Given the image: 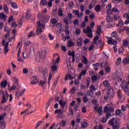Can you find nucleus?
I'll return each instance as SVG.
<instances>
[{
  "label": "nucleus",
  "mask_w": 129,
  "mask_h": 129,
  "mask_svg": "<svg viewBox=\"0 0 129 129\" xmlns=\"http://www.w3.org/2000/svg\"><path fill=\"white\" fill-rule=\"evenodd\" d=\"M31 16L32 14H31V10L28 9L25 15L26 18L27 19V20H29V19H30L31 21H35V20H36V18H37V16L36 15H33V18H32Z\"/></svg>",
  "instance_id": "39448f33"
},
{
  "label": "nucleus",
  "mask_w": 129,
  "mask_h": 129,
  "mask_svg": "<svg viewBox=\"0 0 129 129\" xmlns=\"http://www.w3.org/2000/svg\"><path fill=\"white\" fill-rule=\"evenodd\" d=\"M50 19V16L48 15H42L41 16V20L44 22V23H47Z\"/></svg>",
  "instance_id": "1a4fd4ad"
},
{
  "label": "nucleus",
  "mask_w": 129,
  "mask_h": 129,
  "mask_svg": "<svg viewBox=\"0 0 129 129\" xmlns=\"http://www.w3.org/2000/svg\"><path fill=\"white\" fill-rule=\"evenodd\" d=\"M83 32L85 33V34H88V33H91L92 30H91V28H90V27L87 26V29L86 28H84Z\"/></svg>",
  "instance_id": "dca6fc26"
},
{
  "label": "nucleus",
  "mask_w": 129,
  "mask_h": 129,
  "mask_svg": "<svg viewBox=\"0 0 129 129\" xmlns=\"http://www.w3.org/2000/svg\"><path fill=\"white\" fill-rule=\"evenodd\" d=\"M129 44L128 40L125 39L123 40V46L126 47Z\"/></svg>",
  "instance_id": "e433bc0d"
},
{
  "label": "nucleus",
  "mask_w": 129,
  "mask_h": 129,
  "mask_svg": "<svg viewBox=\"0 0 129 129\" xmlns=\"http://www.w3.org/2000/svg\"><path fill=\"white\" fill-rule=\"evenodd\" d=\"M10 96V95H9V93L8 91H6L5 93H3V100L1 101V104H3V103H5L8 101V100L9 99V97Z\"/></svg>",
  "instance_id": "423d86ee"
},
{
  "label": "nucleus",
  "mask_w": 129,
  "mask_h": 129,
  "mask_svg": "<svg viewBox=\"0 0 129 129\" xmlns=\"http://www.w3.org/2000/svg\"><path fill=\"white\" fill-rule=\"evenodd\" d=\"M107 64V62L106 61H103L101 63V66L102 68H103L104 67H105V66Z\"/></svg>",
  "instance_id": "5fc2aeb1"
},
{
  "label": "nucleus",
  "mask_w": 129,
  "mask_h": 129,
  "mask_svg": "<svg viewBox=\"0 0 129 129\" xmlns=\"http://www.w3.org/2000/svg\"><path fill=\"white\" fill-rule=\"evenodd\" d=\"M88 124L86 122H84L82 123V127L83 128H85V127H87Z\"/></svg>",
  "instance_id": "603ef678"
},
{
  "label": "nucleus",
  "mask_w": 129,
  "mask_h": 129,
  "mask_svg": "<svg viewBox=\"0 0 129 129\" xmlns=\"http://www.w3.org/2000/svg\"><path fill=\"white\" fill-rule=\"evenodd\" d=\"M9 50L10 49H9V47L5 46L4 49V54H8Z\"/></svg>",
  "instance_id": "79ce46f5"
},
{
  "label": "nucleus",
  "mask_w": 129,
  "mask_h": 129,
  "mask_svg": "<svg viewBox=\"0 0 129 129\" xmlns=\"http://www.w3.org/2000/svg\"><path fill=\"white\" fill-rule=\"evenodd\" d=\"M103 84L106 87V88H109V86L110 85V84L109 83V82L108 81H104L103 82Z\"/></svg>",
  "instance_id": "393cba45"
},
{
  "label": "nucleus",
  "mask_w": 129,
  "mask_h": 129,
  "mask_svg": "<svg viewBox=\"0 0 129 129\" xmlns=\"http://www.w3.org/2000/svg\"><path fill=\"white\" fill-rule=\"evenodd\" d=\"M68 47H74L75 46V43L73 42L72 39H70L68 42Z\"/></svg>",
  "instance_id": "6ab92c4d"
},
{
  "label": "nucleus",
  "mask_w": 129,
  "mask_h": 129,
  "mask_svg": "<svg viewBox=\"0 0 129 129\" xmlns=\"http://www.w3.org/2000/svg\"><path fill=\"white\" fill-rule=\"evenodd\" d=\"M63 21L66 26H68V25H69V20H68V18H63Z\"/></svg>",
  "instance_id": "a19ab883"
},
{
  "label": "nucleus",
  "mask_w": 129,
  "mask_h": 129,
  "mask_svg": "<svg viewBox=\"0 0 129 129\" xmlns=\"http://www.w3.org/2000/svg\"><path fill=\"white\" fill-rule=\"evenodd\" d=\"M7 85H8L7 80H5L4 81H2L1 83V87L2 88H6V87H7Z\"/></svg>",
  "instance_id": "f3484780"
},
{
  "label": "nucleus",
  "mask_w": 129,
  "mask_h": 129,
  "mask_svg": "<svg viewBox=\"0 0 129 129\" xmlns=\"http://www.w3.org/2000/svg\"><path fill=\"white\" fill-rule=\"evenodd\" d=\"M48 38L50 41H53L54 39V36L52 35V34L50 33H48Z\"/></svg>",
  "instance_id": "49530a36"
},
{
  "label": "nucleus",
  "mask_w": 129,
  "mask_h": 129,
  "mask_svg": "<svg viewBox=\"0 0 129 129\" xmlns=\"http://www.w3.org/2000/svg\"><path fill=\"white\" fill-rule=\"evenodd\" d=\"M63 110H61V109H56L55 110V114H63Z\"/></svg>",
  "instance_id": "7c9ffc66"
},
{
  "label": "nucleus",
  "mask_w": 129,
  "mask_h": 129,
  "mask_svg": "<svg viewBox=\"0 0 129 129\" xmlns=\"http://www.w3.org/2000/svg\"><path fill=\"white\" fill-rule=\"evenodd\" d=\"M118 52L119 53H121V54H122V53L124 52V50L123 49V47L119 48L118 49Z\"/></svg>",
  "instance_id": "69168bd1"
},
{
  "label": "nucleus",
  "mask_w": 129,
  "mask_h": 129,
  "mask_svg": "<svg viewBox=\"0 0 129 129\" xmlns=\"http://www.w3.org/2000/svg\"><path fill=\"white\" fill-rule=\"evenodd\" d=\"M33 79L34 80V81H32L31 82V84L32 85H36L38 82H39V80L38 79V78L36 76H33Z\"/></svg>",
  "instance_id": "2eb2a0df"
},
{
  "label": "nucleus",
  "mask_w": 129,
  "mask_h": 129,
  "mask_svg": "<svg viewBox=\"0 0 129 129\" xmlns=\"http://www.w3.org/2000/svg\"><path fill=\"white\" fill-rule=\"evenodd\" d=\"M73 24L75 26H77V25L79 24V20H78V19H75L73 22Z\"/></svg>",
  "instance_id": "13d9d810"
},
{
  "label": "nucleus",
  "mask_w": 129,
  "mask_h": 129,
  "mask_svg": "<svg viewBox=\"0 0 129 129\" xmlns=\"http://www.w3.org/2000/svg\"><path fill=\"white\" fill-rule=\"evenodd\" d=\"M75 92H76V88H75V87H73L70 90V93L71 94H75Z\"/></svg>",
  "instance_id": "37998d69"
},
{
  "label": "nucleus",
  "mask_w": 129,
  "mask_h": 129,
  "mask_svg": "<svg viewBox=\"0 0 129 129\" xmlns=\"http://www.w3.org/2000/svg\"><path fill=\"white\" fill-rule=\"evenodd\" d=\"M86 82L87 83L86 86L84 85H81V89H86V88H88V87H89V85H90V78H87Z\"/></svg>",
  "instance_id": "0eeeda50"
},
{
  "label": "nucleus",
  "mask_w": 129,
  "mask_h": 129,
  "mask_svg": "<svg viewBox=\"0 0 129 129\" xmlns=\"http://www.w3.org/2000/svg\"><path fill=\"white\" fill-rule=\"evenodd\" d=\"M59 104L62 108H64L65 107V105H66V101H63L62 100H60L59 101Z\"/></svg>",
  "instance_id": "4be33fe9"
},
{
  "label": "nucleus",
  "mask_w": 129,
  "mask_h": 129,
  "mask_svg": "<svg viewBox=\"0 0 129 129\" xmlns=\"http://www.w3.org/2000/svg\"><path fill=\"white\" fill-rule=\"evenodd\" d=\"M123 26V21L122 20H120L118 22V24H116V27H120L121 28V27Z\"/></svg>",
  "instance_id": "c756f323"
},
{
  "label": "nucleus",
  "mask_w": 129,
  "mask_h": 129,
  "mask_svg": "<svg viewBox=\"0 0 129 129\" xmlns=\"http://www.w3.org/2000/svg\"><path fill=\"white\" fill-rule=\"evenodd\" d=\"M4 10L5 13H9V8H8V6H7V5L4 7Z\"/></svg>",
  "instance_id": "0e129e2a"
},
{
  "label": "nucleus",
  "mask_w": 129,
  "mask_h": 129,
  "mask_svg": "<svg viewBox=\"0 0 129 129\" xmlns=\"http://www.w3.org/2000/svg\"><path fill=\"white\" fill-rule=\"evenodd\" d=\"M96 32L98 36H101V26H98Z\"/></svg>",
  "instance_id": "a878e982"
},
{
  "label": "nucleus",
  "mask_w": 129,
  "mask_h": 129,
  "mask_svg": "<svg viewBox=\"0 0 129 129\" xmlns=\"http://www.w3.org/2000/svg\"><path fill=\"white\" fill-rule=\"evenodd\" d=\"M69 56H72V57H75V52H74V51H73L72 52H71V50H70L69 51Z\"/></svg>",
  "instance_id": "a18cd8bd"
},
{
  "label": "nucleus",
  "mask_w": 129,
  "mask_h": 129,
  "mask_svg": "<svg viewBox=\"0 0 129 129\" xmlns=\"http://www.w3.org/2000/svg\"><path fill=\"white\" fill-rule=\"evenodd\" d=\"M106 21L107 23H109V24L112 23L113 21V19L109 15H107L106 17Z\"/></svg>",
  "instance_id": "5701e85b"
},
{
  "label": "nucleus",
  "mask_w": 129,
  "mask_h": 129,
  "mask_svg": "<svg viewBox=\"0 0 129 129\" xmlns=\"http://www.w3.org/2000/svg\"><path fill=\"white\" fill-rule=\"evenodd\" d=\"M50 23H51V24H52V25H54V26H55V25H56L57 24V23H58V20H57V19L56 18L51 19Z\"/></svg>",
  "instance_id": "bb28decb"
},
{
  "label": "nucleus",
  "mask_w": 129,
  "mask_h": 129,
  "mask_svg": "<svg viewBox=\"0 0 129 129\" xmlns=\"http://www.w3.org/2000/svg\"><path fill=\"white\" fill-rule=\"evenodd\" d=\"M16 96H17V97H19V96H22L23 95L22 94L21 92H17L16 93Z\"/></svg>",
  "instance_id": "338daca9"
},
{
  "label": "nucleus",
  "mask_w": 129,
  "mask_h": 129,
  "mask_svg": "<svg viewBox=\"0 0 129 129\" xmlns=\"http://www.w3.org/2000/svg\"><path fill=\"white\" fill-rule=\"evenodd\" d=\"M35 36H36V33H35L34 31H32L29 32L28 37H29V38H31V37H35Z\"/></svg>",
  "instance_id": "473e14b6"
},
{
  "label": "nucleus",
  "mask_w": 129,
  "mask_h": 129,
  "mask_svg": "<svg viewBox=\"0 0 129 129\" xmlns=\"http://www.w3.org/2000/svg\"><path fill=\"white\" fill-rule=\"evenodd\" d=\"M37 25L36 34L40 35V34H42V33L44 32V30H45V24H41V22L38 21Z\"/></svg>",
  "instance_id": "f03ea898"
},
{
  "label": "nucleus",
  "mask_w": 129,
  "mask_h": 129,
  "mask_svg": "<svg viewBox=\"0 0 129 129\" xmlns=\"http://www.w3.org/2000/svg\"><path fill=\"white\" fill-rule=\"evenodd\" d=\"M58 15L59 17H63V11L61 8L58 9Z\"/></svg>",
  "instance_id": "f704fd0d"
},
{
  "label": "nucleus",
  "mask_w": 129,
  "mask_h": 129,
  "mask_svg": "<svg viewBox=\"0 0 129 129\" xmlns=\"http://www.w3.org/2000/svg\"><path fill=\"white\" fill-rule=\"evenodd\" d=\"M101 10V6L99 5H97L95 8V11L97 12H99Z\"/></svg>",
  "instance_id": "2f4dec72"
},
{
  "label": "nucleus",
  "mask_w": 129,
  "mask_h": 129,
  "mask_svg": "<svg viewBox=\"0 0 129 129\" xmlns=\"http://www.w3.org/2000/svg\"><path fill=\"white\" fill-rule=\"evenodd\" d=\"M2 45L5 47H9V42H7L6 44V40L5 39L2 40Z\"/></svg>",
  "instance_id": "c9c22d12"
},
{
  "label": "nucleus",
  "mask_w": 129,
  "mask_h": 129,
  "mask_svg": "<svg viewBox=\"0 0 129 129\" xmlns=\"http://www.w3.org/2000/svg\"><path fill=\"white\" fill-rule=\"evenodd\" d=\"M123 82H122V84H121V88H122V90H123V91H124V92H126L128 90H129L128 86H127V85H126V84L123 85Z\"/></svg>",
  "instance_id": "ddd939ff"
},
{
  "label": "nucleus",
  "mask_w": 129,
  "mask_h": 129,
  "mask_svg": "<svg viewBox=\"0 0 129 129\" xmlns=\"http://www.w3.org/2000/svg\"><path fill=\"white\" fill-rule=\"evenodd\" d=\"M84 42V40L82 37H79L77 39V46L78 47H81Z\"/></svg>",
  "instance_id": "6e6552de"
},
{
  "label": "nucleus",
  "mask_w": 129,
  "mask_h": 129,
  "mask_svg": "<svg viewBox=\"0 0 129 129\" xmlns=\"http://www.w3.org/2000/svg\"><path fill=\"white\" fill-rule=\"evenodd\" d=\"M117 96H118V98L121 99V97H122V96H121V91L120 90H119L117 92Z\"/></svg>",
  "instance_id": "c03bdc74"
},
{
  "label": "nucleus",
  "mask_w": 129,
  "mask_h": 129,
  "mask_svg": "<svg viewBox=\"0 0 129 129\" xmlns=\"http://www.w3.org/2000/svg\"><path fill=\"white\" fill-rule=\"evenodd\" d=\"M87 72V71L86 70H83L79 75V76L78 77L79 80H81V78H82V76H85L86 75V73Z\"/></svg>",
  "instance_id": "f8f14e48"
},
{
  "label": "nucleus",
  "mask_w": 129,
  "mask_h": 129,
  "mask_svg": "<svg viewBox=\"0 0 129 129\" xmlns=\"http://www.w3.org/2000/svg\"><path fill=\"white\" fill-rule=\"evenodd\" d=\"M30 41L25 40L24 44V45L25 46V47H27V46H29V45H30Z\"/></svg>",
  "instance_id": "3c124183"
},
{
  "label": "nucleus",
  "mask_w": 129,
  "mask_h": 129,
  "mask_svg": "<svg viewBox=\"0 0 129 129\" xmlns=\"http://www.w3.org/2000/svg\"><path fill=\"white\" fill-rule=\"evenodd\" d=\"M117 35V32L116 31H114L111 34V36L113 38H115L116 41H118V42H121V39L118 36H116Z\"/></svg>",
  "instance_id": "9d476101"
},
{
  "label": "nucleus",
  "mask_w": 129,
  "mask_h": 129,
  "mask_svg": "<svg viewBox=\"0 0 129 129\" xmlns=\"http://www.w3.org/2000/svg\"><path fill=\"white\" fill-rule=\"evenodd\" d=\"M83 59L82 60V62L85 65H87V64H88V60H87V58L86 56H83Z\"/></svg>",
  "instance_id": "c85d7f7f"
},
{
  "label": "nucleus",
  "mask_w": 129,
  "mask_h": 129,
  "mask_svg": "<svg viewBox=\"0 0 129 129\" xmlns=\"http://www.w3.org/2000/svg\"><path fill=\"white\" fill-rule=\"evenodd\" d=\"M60 56L58 55V57L56 58V61H53L52 64H56V63H59L60 62Z\"/></svg>",
  "instance_id": "8fccbe9b"
},
{
  "label": "nucleus",
  "mask_w": 129,
  "mask_h": 129,
  "mask_svg": "<svg viewBox=\"0 0 129 129\" xmlns=\"http://www.w3.org/2000/svg\"><path fill=\"white\" fill-rule=\"evenodd\" d=\"M6 18H7V15H5V14L4 13L0 14V19H1V20H5V21H6Z\"/></svg>",
  "instance_id": "72a5a7b5"
},
{
  "label": "nucleus",
  "mask_w": 129,
  "mask_h": 129,
  "mask_svg": "<svg viewBox=\"0 0 129 129\" xmlns=\"http://www.w3.org/2000/svg\"><path fill=\"white\" fill-rule=\"evenodd\" d=\"M105 70L106 73H109V72H110V68L109 66L106 67L105 68Z\"/></svg>",
  "instance_id": "4d7b16f0"
},
{
  "label": "nucleus",
  "mask_w": 129,
  "mask_h": 129,
  "mask_svg": "<svg viewBox=\"0 0 129 129\" xmlns=\"http://www.w3.org/2000/svg\"><path fill=\"white\" fill-rule=\"evenodd\" d=\"M68 18L69 20H71V19H72V18H73V15H72V13H69L68 14Z\"/></svg>",
  "instance_id": "e2e57ef3"
},
{
  "label": "nucleus",
  "mask_w": 129,
  "mask_h": 129,
  "mask_svg": "<svg viewBox=\"0 0 129 129\" xmlns=\"http://www.w3.org/2000/svg\"><path fill=\"white\" fill-rule=\"evenodd\" d=\"M73 12L75 14V16H77L78 18H82L83 16V12H81L80 13L79 10H73Z\"/></svg>",
  "instance_id": "9b49d317"
},
{
  "label": "nucleus",
  "mask_w": 129,
  "mask_h": 129,
  "mask_svg": "<svg viewBox=\"0 0 129 129\" xmlns=\"http://www.w3.org/2000/svg\"><path fill=\"white\" fill-rule=\"evenodd\" d=\"M83 100L84 102V103H87V101H88V98H87V97H84L83 98Z\"/></svg>",
  "instance_id": "680f3d73"
},
{
  "label": "nucleus",
  "mask_w": 129,
  "mask_h": 129,
  "mask_svg": "<svg viewBox=\"0 0 129 129\" xmlns=\"http://www.w3.org/2000/svg\"><path fill=\"white\" fill-rule=\"evenodd\" d=\"M123 63L125 65L129 64V55L127 57H125L122 60Z\"/></svg>",
  "instance_id": "b1692460"
},
{
  "label": "nucleus",
  "mask_w": 129,
  "mask_h": 129,
  "mask_svg": "<svg viewBox=\"0 0 129 129\" xmlns=\"http://www.w3.org/2000/svg\"><path fill=\"white\" fill-rule=\"evenodd\" d=\"M94 109L95 110H96L100 115L102 114V107H100L99 108H98L97 106H96L94 107Z\"/></svg>",
  "instance_id": "4468645a"
},
{
  "label": "nucleus",
  "mask_w": 129,
  "mask_h": 129,
  "mask_svg": "<svg viewBox=\"0 0 129 129\" xmlns=\"http://www.w3.org/2000/svg\"><path fill=\"white\" fill-rule=\"evenodd\" d=\"M15 88H17V86L13 85L12 87H9L8 89L10 91H12V90H14Z\"/></svg>",
  "instance_id": "09e8293b"
},
{
  "label": "nucleus",
  "mask_w": 129,
  "mask_h": 129,
  "mask_svg": "<svg viewBox=\"0 0 129 129\" xmlns=\"http://www.w3.org/2000/svg\"><path fill=\"white\" fill-rule=\"evenodd\" d=\"M40 4L42 5V6H46L47 5V1L46 0H42L40 2Z\"/></svg>",
  "instance_id": "6e6d98bb"
},
{
  "label": "nucleus",
  "mask_w": 129,
  "mask_h": 129,
  "mask_svg": "<svg viewBox=\"0 0 129 129\" xmlns=\"http://www.w3.org/2000/svg\"><path fill=\"white\" fill-rule=\"evenodd\" d=\"M108 123L109 125L112 126L113 129H119L118 125H116V123H117V119H116V118L114 117L112 118L109 120Z\"/></svg>",
  "instance_id": "20e7f679"
},
{
  "label": "nucleus",
  "mask_w": 129,
  "mask_h": 129,
  "mask_svg": "<svg viewBox=\"0 0 129 129\" xmlns=\"http://www.w3.org/2000/svg\"><path fill=\"white\" fill-rule=\"evenodd\" d=\"M124 31H126V33H127V34H129V27L127 26H125L124 27Z\"/></svg>",
  "instance_id": "774afa93"
},
{
  "label": "nucleus",
  "mask_w": 129,
  "mask_h": 129,
  "mask_svg": "<svg viewBox=\"0 0 129 129\" xmlns=\"http://www.w3.org/2000/svg\"><path fill=\"white\" fill-rule=\"evenodd\" d=\"M113 96H114V91H113V88L110 87L109 88L107 94L104 96V99L108 101L109 99L112 98Z\"/></svg>",
  "instance_id": "7ed1b4c3"
},
{
  "label": "nucleus",
  "mask_w": 129,
  "mask_h": 129,
  "mask_svg": "<svg viewBox=\"0 0 129 129\" xmlns=\"http://www.w3.org/2000/svg\"><path fill=\"white\" fill-rule=\"evenodd\" d=\"M74 78L71 75L67 74L66 75L64 80L66 81H67V80H68V79H69L70 80H72V79H73Z\"/></svg>",
  "instance_id": "aec40b11"
},
{
  "label": "nucleus",
  "mask_w": 129,
  "mask_h": 129,
  "mask_svg": "<svg viewBox=\"0 0 129 129\" xmlns=\"http://www.w3.org/2000/svg\"><path fill=\"white\" fill-rule=\"evenodd\" d=\"M79 105H80V104H79V103H77L75 105L74 108L75 111H78V107H79Z\"/></svg>",
  "instance_id": "de8ad7c7"
},
{
  "label": "nucleus",
  "mask_w": 129,
  "mask_h": 129,
  "mask_svg": "<svg viewBox=\"0 0 129 129\" xmlns=\"http://www.w3.org/2000/svg\"><path fill=\"white\" fill-rule=\"evenodd\" d=\"M108 44L110 45H117V42L116 40H112V39H108Z\"/></svg>",
  "instance_id": "a211bd4d"
},
{
  "label": "nucleus",
  "mask_w": 129,
  "mask_h": 129,
  "mask_svg": "<svg viewBox=\"0 0 129 129\" xmlns=\"http://www.w3.org/2000/svg\"><path fill=\"white\" fill-rule=\"evenodd\" d=\"M104 112L106 113V117L108 119L111 117V113L114 112V109L111 107L105 106L104 108Z\"/></svg>",
  "instance_id": "f257e3e1"
},
{
  "label": "nucleus",
  "mask_w": 129,
  "mask_h": 129,
  "mask_svg": "<svg viewBox=\"0 0 129 129\" xmlns=\"http://www.w3.org/2000/svg\"><path fill=\"white\" fill-rule=\"evenodd\" d=\"M39 71L40 72H41V73L43 74L44 76H45V75L48 73V69L40 68L39 69Z\"/></svg>",
  "instance_id": "412c9836"
},
{
  "label": "nucleus",
  "mask_w": 129,
  "mask_h": 129,
  "mask_svg": "<svg viewBox=\"0 0 129 129\" xmlns=\"http://www.w3.org/2000/svg\"><path fill=\"white\" fill-rule=\"evenodd\" d=\"M40 39L42 40H47V38H46V35L45 34H42L40 36Z\"/></svg>",
  "instance_id": "bf43d9fd"
},
{
  "label": "nucleus",
  "mask_w": 129,
  "mask_h": 129,
  "mask_svg": "<svg viewBox=\"0 0 129 129\" xmlns=\"http://www.w3.org/2000/svg\"><path fill=\"white\" fill-rule=\"evenodd\" d=\"M121 63V57H118L116 61V65L118 66Z\"/></svg>",
  "instance_id": "58836bf2"
},
{
  "label": "nucleus",
  "mask_w": 129,
  "mask_h": 129,
  "mask_svg": "<svg viewBox=\"0 0 129 129\" xmlns=\"http://www.w3.org/2000/svg\"><path fill=\"white\" fill-rule=\"evenodd\" d=\"M102 55H103V57L104 59H105L106 60H108V56H107V55H106V54H105L104 52H102Z\"/></svg>",
  "instance_id": "864d4df0"
},
{
  "label": "nucleus",
  "mask_w": 129,
  "mask_h": 129,
  "mask_svg": "<svg viewBox=\"0 0 129 129\" xmlns=\"http://www.w3.org/2000/svg\"><path fill=\"white\" fill-rule=\"evenodd\" d=\"M51 70L53 72H55L57 70V66L56 64H52V66H51Z\"/></svg>",
  "instance_id": "ea45409f"
},
{
  "label": "nucleus",
  "mask_w": 129,
  "mask_h": 129,
  "mask_svg": "<svg viewBox=\"0 0 129 129\" xmlns=\"http://www.w3.org/2000/svg\"><path fill=\"white\" fill-rule=\"evenodd\" d=\"M11 6L13 9H18V5L15 2H11Z\"/></svg>",
  "instance_id": "4c0bfd02"
},
{
  "label": "nucleus",
  "mask_w": 129,
  "mask_h": 129,
  "mask_svg": "<svg viewBox=\"0 0 129 129\" xmlns=\"http://www.w3.org/2000/svg\"><path fill=\"white\" fill-rule=\"evenodd\" d=\"M76 33L77 35H80V33H81V30H80V29L77 28L76 29Z\"/></svg>",
  "instance_id": "052dcab7"
},
{
  "label": "nucleus",
  "mask_w": 129,
  "mask_h": 129,
  "mask_svg": "<svg viewBox=\"0 0 129 129\" xmlns=\"http://www.w3.org/2000/svg\"><path fill=\"white\" fill-rule=\"evenodd\" d=\"M90 90L92 92V95H93V92L95 91V90H96V88H95V87L94 86L91 85L90 86Z\"/></svg>",
  "instance_id": "cd10ccee"
}]
</instances>
